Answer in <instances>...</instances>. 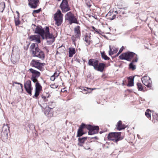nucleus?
I'll return each mask as SVG.
<instances>
[{
	"mask_svg": "<svg viewBox=\"0 0 158 158\" xmlns=\"http://www.w3.org/2000/svg\"><path fill=\"white\" fill-rule=\"evenodd\" d=\"M51 87L53 88H57V86H56L52 84L51 85Z\"/></svg>",
	"mask_w": 158,
	"mask_h": 158,
	"instance_id": "8fccbe9b",
	"label": "nucleus"
},
{
	"mask_svg": "<svg viewBox=\"0 0 158 158\" xmlns=\"http://www.w3.org/2000/svg\"><path fill=\"white\" fill-rule=\"evenodd\" d=\"M138 58L136 57L135 59H133L132 60V62H137L138 61Z\"/></svg>",
	"mask_w": 158,
	"mask_h": 158,
	"instance_id": "09e8293b",
	"label": "nucleus"
},
{
	"mask_svg": "<svg viewBox=\"0 0 158 158\" xmlns=\"http://www.w3.org/2000/svg\"><path fill=\"white\" fill-rule=\"evenodd\" d=\"M29 71L32 73L31 77L38 78L40 76V72L36 70L31 68Z\"/></svg>",
	"mask_w": 158,
	"mask_h": 158,
	"instance_id": "aec40b11",
	"label": "nucleus"
},
{
	"mask_svg": "<svg viewBox=\"0 0 158 158\" xmlns=\"http://www.w3.org/2000/svg\"><path fill=\"white\" fill-rule=\"evenodd\" d=\"M41 97L42 99H43V101H44L45 102H46L48 101V97H46L43 95H42Z\"/></svg>",
	"mask_w": 158,
	"mask_h": 158,
	"instance_id": "4c0bfd02",
	"label": "nucleus"
},
{
	"mask_svg": "<svg viewBox=\"0 0 158 158\" xmlns=\"http://www.w3.org/2000/svg\"><path fill=\"white\" fill-rule=\"evenodd\" d=\"M78 145L80 146H82V145L79 143H78Z\"/></svg>",
	"mask_w": 158,
	"mask_h": 158,
	"instance_id": "4d7b16f0",
	"label": "nucleus"
},
{
	"mask_svg": "<svg viewBox=\"0 0 158 158\" xmlns=\"http://www.w3.org/2000/svg\"><path fill=\"white\" fill-rule=\"evenodd\" d=\"M76 53L75 49L74 48H69V57H72L73 55L74 54Z\"/></svg>",
	"mask_w": 158,
	"mask_h": 158,
	"instance_id": "5701e85b",
	"label": "nucleus"
},
{
	"mask_svg": "<svg viewBox=\"0 0 158 158\" xmlns=\"http://www.w3.org/2000/svg\"><path fill=\"white\" fill-rule=\"evenodd\" d=\"M87 139V137H82V138H78V140L80 143H83Z\"/></svg>",
	"mask_w": 158,
	"mask_h": 158,
	"instance_id": "473e14b6",
	"label": "nucleus"
},
{
	"mask_svg": "<svg viewBox=\"0 0 158 158\" xmlns=\"http://www.w3.org/2000/svg\"><path fill=\"white\" fill-rule=\"evenodd\" d=\"M126 127L125 125L122 124V122L121 121H119L116 125L117 129L119 131L124 129Z\"/></svg>",
	"mask_w": 158,
	"mask_h": 158,
	"instance_id": "4be33fe9",
	"label": "nucleus"
},
{
	"mask_svg": "<svg viewBox=\"0 0 158 158\" xmlns=\"http://www.w3.org/2000/svg\"><path fill=\"white\" fill-rule=\"evenodd\" d=\"M124 48V47L123 46L120 49V50L118 52V54L122 52V51H123Z\"/></svg>",
	"mask_w": 158,
	"mask_h": 158,
	"instance_id": "49530a36",
	"label": "nucleus"
},
{
	"mask_svg": "<svg viewBox=\"0 0 158 158\" xmlns=\"http://www.w3.org/2000/svg\"><path fill=\"white\" fill-rule=\"evenodd\" d=\"M44 37V39H46V40L52 39V38H55L52 34L50 33L49 28L48 27H46L45 28Z\"/></svg>",
	"mask_w": 158,
	"mask_h": 158,
	"instance_id": "dca6fc26",
	"label": "nucleus"
},
{
	"mask_svg": "<svg viewBox=\"0 0 158 158\" xmlns=\"http://www.w3.org/2000/svg\"><path fill=\"white\" fill-rule=\"evenodd\" d=\"M90 36L86 35L85 37V41L87 44L88 45L90 44Z\"/></svg>",
	"mask_w": 158,
	"mask_h": 158,
	"instance_id": "a878e982",
	"label": "nucleus"
},
{
	"mask_svg": "<svg viewBox=\"0 0 158 158\" xmlns=\"http://www.w3.org/2000/svg\"><path fill=\"white\" fill-rule=\"evenodd\" d=\"M24 86L27 92L30 95H31L32 88L31 81L30 80L27 81L24 83Z\"/></svg>",
	"mask_w": 158,
	"mask_h": 158,
	"instance_id": "ddd939ff",
	"label": "nucleus"
},
{
	"mask_svg": "<svg viewBox=\"0 0 158 158\" xmlns=\"http://www.w3.org/2000/svg\"><path fill=\"white\" fill-rule=\"evenodd\" d=\"M120 136L121 132H112L108 135V139L117 143L118 141L122 139Z\"/></svg>",
	"mask_w": 158,
	"mask_h": 158,
	"instance_id": "20e7f679",
	"label": "nucleus"
},
{
	"mask_svg": "<svg viewBox=\"0 0 158 158\" xmlns=\"http://www.w3.org/2000/svg\"><path fill=\"white\" fill-rule=\"evenodd\" d=\"M92 28L97 33L99 34H100V32H101V31L100 30H98L96 28H95L94 26L92 27Z\"/></svg>",
	"mask_w": 158,
	"mask_h": 158,
	"instance_id": "c9c22d12",
	"label": "nucleus"
},
{
	"mask_svg": "<svg viewBox=\"0 0 158 158\" xmlns=\"http://www.w3.org/2000/svg\"><path fill=\"white\" fill-rule=\"evenodd\" d=\"M135 4H138L139 6V2H137V3L135 2Z\"/></svg>",
	"mask_w": 158,
	"mask_h": 158,
	"instance_id": "6e6d98bb",
	"label": "nucleus"
},
{
	"mask_svg": "<svg viewBox=\"0 0 158 158\" xmlns=\"http://www.w3.org/2000/svg\"><path fill=\"white\" fill-rule=\"evenodd\" d=\"M65 19L68 21L70 24L73 23H77V19L71 12H68L65 16Z\"/></svg>",
	"mask_w": 158,
	"mask_h": 158,
	"instance_id": "39448f33",
	"label": "nucleus"
},
{
	"mask_svg": "<svg viewBox=\"0 0 158 158\" xmlns=\"http://www.w3.org/2000/svg\"><path fill=\"white\" fill-rule=\"evenodd\" d=\"M130 68L132 69L133 70L136 69L135 66L133 64L132 62H131L129 64Z\"/></svg>",
	"mask_w": 158,
	"mask_h": 158,
	"instance_id": "e433bc0d",
	"label": "nucleus"
},
{
	"mask_svg": "<svg viewBox=\"0 0 158 158\" xmlns=\"http://www.w3.org/2000/svg\"><path fill=\"white\" fill-rule=\"evenodd\" d=\"M14 83L16 84H18V85H20V86L21 87V88L22 90V91H23V85L22 84L16 82H14Z\"/></svg>",
	"mask_w": 158,
	"mask_h": 158,
	"instance_id": "c03bdc74",
	"label": "nucleus"
},
{
	"mask_svg": "<svg viewBox=\"0 0 158 158\" xmlns=\"http://www.w3.org/2000/svg\"><path fill=\"white\" fill-rule=\"evenodd\" d=\"M84 148L85 149L88 150L90 149V148L88 146L84 147Z\"/></svg>",
	"mask_w": 158,
	"mask_h": 158,
	"instance_id": "3c124183",
	"label": "nucleus"
},
{
	"mask_svg": "<svg viewBox=\"0 0 158 158\" xmlns=\"http://www.w3.org/2000/svg\"><path fill=\"white\" fill-rule=\"evenodd\" d=\"M102 133V131H100V134H101V133Z\"/></svg>",
	"mask_w": 158,
	"mask_h": 158,
	"instance_id": "0e129e2a",
	"label": "nucleus"
},
{
	"mask_svg": "<svg viewBox=\"0 0 158 158\" xmlns=\"http://www.w3.org/2000/svg\"><path fill=\"white\" fill-rule=\"evenodd\" d=\"M135 55V54L133 52H127L122 54L119 56V57L121 60H125L128 61H131Z\"/></svg>",
	"mask_w": 158,
	"mask_h": 158,
	"instance_id": "423d86ee",
	"label": "nucleus"
},
{
	"mask_svg": "<svg viewBox=\"0 0 158 158\" xmlns=\"http://www.w3.org/2000/svg\"><path fill=\"white\" fill-rule=\"evenodd\" d=\"M44 114L48 117H52L53 115L52 109L49 107L46 108L44 111Z\"/></svg>",
	"mask_w": 158,
	"mask_h": 158,
	"instance_id": "412c9836",
	"label": "nucleus"
},
{
	"mask_svg": "<svg viewBox=\"0 0 158 158\" xmlns=\"http://www.w3.org/2000/svg\"><path fill=\"white\" fill-rule=\"evenodd\" d=\"M30 49L33 56L38 57L42 60L44 59L45 56L44 53L38 48L37 43L32 44L30 47Z\"/></svg>",
	"mask_w": 158,
	"mask_h": 158,
	"instance_id": "f257e3e1",
	"label": "nucleus"
},
{
	"mask_svg": "<svg viewBox=\"0 0 158 158\" xmlns=\"http://www.w3.org/2000/svg\"><path fill=\"white\" fill-rule=\"evenodd\" d=\"M143 83L148 87L151 88L152 86V81L150 78L147 76H144L141 78Z\"/></svg>",
	"mask_w": 158,
	"mask_h": 158,
	"instance_id": "f8f14e48",
	"label": "nucleus"
},
{
	"mask_svg": "<svg viewBox=\"0 0 158 158\" xmlns=\"http://www.w3.org/2000/svg\"><path fill=\"white\" fill-rule=\"evenodd\" d=\"M88 64L93 66L94 69L101 72L103 71L106 66L105 64L99 63L98 60L93 59H90L89 60Z\"/></svg>",
	"mask_w": 158,
	"mask_h": 158,
	"instance_id": "f03ea898",
	"label": "nucleus"
},
{
	"mask_svg": "<svg viewBox=\"0 0 158 158\" xmlns=\"http://www.w3.org/2000/svg\"><path fill=\"white\" fill-rule=\"evenodd\" d=\"M87 129L89 130L88 134L92 135L98 133L99 130V127L98 126H93L91 125H88Z\"/></svg>",
	"mask_w": 158,
	"mask_h": 158,
	"instance_id": "1a4fd4ad",
	"label": "nucleus"
},
{
	"mask_svg": "<svg viewBox=\"0 0 158 158\" xmlns=\"http://www.w3.org/2000/svg\"><path fill=\"white\" fill-rule=\"evenodd\" d=\"M156 21L158 22V20H157V19H156Z\"/></svg>",
	"mask_w": 158,
	"mask_h": 158,
	"instance_id": "052dcab7",
	"label": "nucleus"
},
{
	"mask_svg": "<svg viewBox=\"0 0 158 158\" xmlns=\"http://www.w3.org/2000/svg\"><path fill=\"white\" fill-rule=\"evenodd\" d=\"M137 86L139 90L142 91L143 89V87L141 83H137Z\"/></svg>",
	"mask_w": 158,
	"mask_h": 158,
	"instance_id": "72a5a7b5",
	"label": "nucleus"
},
{
	"mask_svg": "<svg viewBox=\"0 0 158 158\" xmlns=\"http://www.w3.org/2000/svg\"><path fill=\"white\" fill-rule=\"evenodd\" d=\"M39 0H28V5L32 8H36L38 5Z\"/></svg>",
	"mask_w": 158,
	"mask_h": 158,
	"instance_id": "f3484780",
	"label": "nucleus"
},
{
	"mask_svg": "<svg viewBox=\"0 0 158 158\" xmlns=\"http://www.w3.org/2000/svg\"><path fill=\"white\" fill-rule=\"evenodd\" d=\"M11 60L14 64H15L18 60V58H16V57L14 55H11Z\"/></svg>",
	"mask_w": 158,
	"mask_h": 158,
	"instance_id": "bb28decb",
	"label": "nucleus"
},
{
	"mask_svg": "<svg viewBox=\"0 0 158 158\" xmlns=\"http://www.w3.org/2000/svg\"><path fill=\"white\" fill-rule=\"evenodd\" d=\"M44 50L47 53H48L49 52V50L48 48L47 47H44Z\"/></svg>",
	"mask_w": 158,
	"mask_h": 158,
	"instance_id": "a18cd8bd",
	"label": "nucleus"
},
{
	"mask_svg": "<svg viewBox=\"0 0 158 158\" xmlns=\"http://www.w3.org/2000/svg\"><path fill=\"white\" fill-rule=\"evenodd\" d=\"M42 89V86L38 82H37L35 84V92L34 95L33 96V98L35 97L37 98L39 95L40 92L41 90Z\"/></svg>",
	"mask_w": 158,
	"mask_h": 158,
	"instance_id": "2eb2a0df",
	"label": "nucleus"
},
{
	"mask_svg": "<svg viewBox=\"0 0 158 158\" xmlns=\"http://www.w3.org/2000/svg\"><path fill=\"white\" fill-rule=\"evenodd\" d=\"M60 73L59 71H57L54 73L53 75L55 77H57L59 75Z\"/></svg>",
	"mask_w": 158,
	"mask_h": 158,
	"instance_id": "79ce46f5",
	"label": "nucleus"
},
{
	"mask_svg": "<svg viewBox=\"0 0 158 158\" xmlns=\"http://www.w3.org/2000/svg\"><path fill=\"white\" fill-rule=\"evenodd\" d=\"M5 6L4 2H2L0 3V11L2 12L5 8Z\"/></svg>",
	"mask_w": 158,
	"mask_h": 158,
	"instance_id": "c85d7f7f",
	"label": "nucleus"
},
{
	"mask_svg": "<svg viewBox=\"0 0 158 158\" xmlns=\"http://www.w3.org/2000/svg\"><path fill=\"white\" fill-rule=\"evenodd\" d=\"M37 78L31 77V79L34 83L36 82V83L37 82H38Z\"/></svg>",
	"mask_w": 158,
	"mask_h": 158,
	"instance_id": "a19ab883",
	"label": "nucleus"
},
{
	"mask_svg": "<svg viewBox=\"0 0 158 158\" xmlns=\"http://www.w3.org/2000/svg\"><path fill=\"white\" fill-rule=\"evenodd\" d=\"M54 18L56 21V24L58 26H60L62 22L63 15L59 10L55 14Z\"/></svg>",
	"mask_w": 158,
	"mask_h": 158,
	"instance_id": "0eeeda50",
	"label": "nucleus"
},
{
	"mask_svg": "<svg viewBox=\"0 0 158 158\" xmlns=\"http://www.w3.org/2000/svg\"><path fill=\"white\" fill-rule=\"evenodd\" d=\"M115 17V15H114L113 16L112 18L111 19V20H113L114 19Z\"/></svg>",
	"mask_w": 158,
	"mask_h": 158,
	"instance_id": "864d4df0",
	"label": "nucleus"
},
{
	"mask_svg": "<svg viewBox=\"0 0 158 158\" xmlns=\"http://www.w3.org/2000/svg\"><path fill=\"white\" fill-rule=\"evenodd\" d=\"M60 7L63 12H66L70 10V8L68 5L67 0H63Z\"/></svg>",
	"mask_w": 158,
	"mask_h": 158,
	"instance_id": "9d476101",
	"label": "nucleus"
},
{
	"mask_svg": "<svg viewBox=\"0 0 158 158\" xmlns=\"http://www.w3.org/2000/svg\"><path fill=\"white\" fill-rule=\"evenodd\" d=\"M102 58L105 60H109L110 58L106 55L105 52H101V53Z\"/></svg>",
	"mask_w": 158,
	"mask_h": 158,
	"instance_id": "cd10ccee",
	"label": "nucleus"
},
{
	"mask_svg": "<svg viewBox=\"0 0 158 158\" xmlns=\"http://www.w3.org/2000/svg\"><path fill=\"white\" fill-rule=\"evenodd\" d=\"M35 25L34 24H32V28H33V27H35Z\"/></svg>",
	"mask_w": 158,
	"mask_h": 158,
	"instance_id": "5fc2aeb1",
	"label": "nucleus"
},
{
	"mask_svg": "<svg viewBox=\"0 0 158 158\" xmlns=\"http://www.w3.org/2000/svg\"><path fill=\"white\" fill-rule=\"evenodd\" d=\"M44 31L42 29V27L41 26H38L36 27L35 33L38 34L40 36H41L42 39H44Z\"/></svg>",
	"mask_w": 158,
	"mask_h": 158,
	"instance_id": "4468645a",
	"label": "nucleus"
},
{
	"mask_svg": "<svg viewBox=\"0 0 158 158\" xmlns=\"http://www.w3.org/2000/svg\"><path fill=\"white\" fill-rule=\"evenodd\" d=\"M152 116L154 120L158 121V114L153 115Z\"/></svg>",
	"mask_w": 158,
	"mask_h": 158,
	"instance_id": "ea45409f",
	"label": "nucleus"
},
{
	"mask_svg": "<svg viewBox=\"0 0 158 158\" xmlns=\"http://www.w3.org/2000/svg\"><path fill=\"white\" fill-rule=\"evenodd\" d=\"M151 111L148 109L145 112V115L148 118H151Z\"/></svg>",
	"mask_w": 158,
	"mask_h": 158,
	"instance_id": "7c9ffc66",
	"label": "nucleus"
},
{
	"mask_svg": "<svg viewBox=\"0 0 158 158\" xmlns=\"http://www.w3.org/2000/svg\"><path fill=\"white\" fill-rule=\"evenodd\" d=\"M14 84H15V83H14V82H13V84H12V85L13 86H14Z\"/></svg>",
	"mask_w": 158,
	"mask_h": 158,
	"instance_id": "bf43d9fd",
	"label": "nucleus"
},
{
	"mask_svg": "<svg viewBox=\"0 0 158 158\" xmlns=\"http://www.w3.org/2000/svg\"><path fill=\"white\" fill-rule=\"evenodd\" d=\"M56 78V77H55V76H54L53 75H52L51 78H50V80H51V81H54L55 80V79Z\"/></svg>",
	"mask_w": 158,
	"mask_h": 158,
	"instance_id": "de8ad7c7",
	"label": "nucleus"
},
{
	"mask_svg": "<svg viewBox=\"0 0 158 158\" xmlns=\"http://www.w3.org/2000/svg\"><path fill=\"white\" fill-rule=\"evenodd\" d=\"M55 40V38H52V39H50L49 40H47V43L49 44H52Z\"/></svg>",
	"mask_w": 158,
	"mask_h": 158,
	"instance_id": "58836bf2",
	"label": "nucleus"
},
{
	"mask_svg": "<svg viewBox=\"0 0 158 158\" xmlns=\"http://www.w3.org/2000/svg\"><path fill=\"white\" fill-rule=\"evenodd\" d=\"M80 29V27L79 26H77L74 28V35L72 36L71 39L73 43L75 45V42L80 40V36L81 35Z\"/></svg>",
	"mask_w": 158,
	"mask_h": 158,
	"instance_id": "7ed1b4c3",
	"label": "nucleus"
},
{
	"mask_svg": "<svg viewBox=\"0 0 158 158\" xmlns=\"http://www.w3.org/2000/svg\"><path fill=\"white\" fill-rule=\"evenodd\" d=\"M134 78L133 77L132 78H130V77L128 78V79H130V80L129 81V82L127 85L128 86H132L134 85Z\"/></svg>",
	"mask_w": 158,
	"mask_h": 158,
	"instance_id": "393cba45",
	"label": "nucleus"
},
{
	"mask_svg": "<svg viewBox=\"0 0 158 158\" xmlns=\"http://www.w3.org/2000/svg\"><path fill=\"white\" fill-rule=\"evenodd\" d=\"M15 18V25L16 26H17L19 25L20 23V22L19 20V17H17L16 18Z\"/></svg>",
	"mask_w": 158,
	"mask_h": 158,
	"instance_id": "c756f323",
	"label": "nucleus"
},
{
	"mask_svg": "<svg viewBox=\"0 0 158 158\" xmlns=\"http://www.w3.org/2000/svg\"><path fill=\"white\" fill-rule=\"evenodd\" d=\"M10 126L9 124H3L2 131L1 132V138L2 139H7L8 133L10 132Z\"/></svg>",
	"mask_w": 158,
	"mask_h": 158,
	"instance_id": "6e6552de",
	"label": "nucleus"
},
{
	"mask_svg": "<svg viewBox=\"0 0 158 158\" xmlns=\"http://www.w3.org/2000/svg\"><path fill=\"white\" fill-rule=\"evenodd\" d=\"M87 5H88V6H91V5H90V4H87Z\"/></svg>",
	"mask_w": 158,
	"mask_h": 158,
	"instance_id": "13d9d810",
	"label": "nucleus"
},
{
	"mask_svg": "<svg viewBox=\"0 0 158 158\" xmlns=\"http://www.w3.org/2000/svg\"><path fill=\"white\" fill-rule=\"evenodd\" d=\"M109 55L110 56L113 55L114 53H116L118 51V49L115 48H114L113 50L112 51V48H111V46L110 45L109 46Z\"/></svg>",
	"mask_w": 158,
	"mask_h": 158,
	"instance_id": "b1692460",
	"label": "nucleus"
},
{
	"mask_svg": "<svg viewBox=\"0 0 158 158\" xmlns=\"http://www.w3.org/2000/svg\"><path fill=\"white\" fill-rule=\"evenodd\" d=\"M88 125H86L85 124L82 123L81 126L79 128L77 131V136L80 137L81 136L84 134L83 132V129L85 128H87V127Z\"/></svg>",
	"mask_w": 158,
	"mask_h": 158,
	"instance_id": "6ab92c4d",
	"label": "nucleus"
},
{
	"mask_svg": "<svg viewBox=\"0 0 158 158\" xmlns=\"http://www.w3.org/2000/svg\"><path fill=\"white\" fill-rule=\"evenodd\" d=\"M95 89V88H93V89H91V88H87L86 87H84L83 88V89H82V90H83L85 91H87V92H86L85 93L86 94H87V93L90 92V91L89 90V89L93 90Z\"/></svg>",
	"mask_w": 158,
	"mask_h": 158,
	"instance_id": "f704fd0d",
	"label": "nucleus"
},
{
	"mask_svg": "<svg viewBox=\"0 0 158 158\" xmlns=\"http://www.w3.org/2000/svg\"><path fill=\"white\" fill-rule=\"evenodd\" d=\"M31 64L32 66H33L39 70H42L43 67L45 65L44 63H42L39 62L38 60H32L31 62Z\"/></svg>",
	"mask_w": 158,
	"mask_h": 158,
	"instance_id": "9b49d317",
	"label": "nucleus"
},
{
	"mask_svg": "<svg viewBox=\"0 0 158 158\" xmlns=\"http://www.w3.org/2000/svg\"><path fill=\"white\" fill-rule=\"evenodd\" d=\"M29 39L31 41H34L37 44L40 43V36L39 35H33L29 37Z\"/></svg>",
	"mask_w": 158,
	"mask_h": 158,
	"instance_id": "a211bd4d",
	"label": "nucleus"
},
{
	"mask_svg": "<svg viewBox=\"0 0 158 158\" xmlns=\"http://www.w3.org/2000/svg\"><path fill=\"white\" fill-rule=\"evenodd\" d=\"M16 12L17 14V17H18V16H19V12L18 11H16Z\"/></svg>",
	"mask_w": 158,
	"mask_h": 158,
	"instance_id": "603ef678",
	"label": "nucleus"
},
{
	"mask_svg": "<svg viewBox=\"0 0 158 158\" xmlns=\"http://www.w3.org/2000/svg\"><path fill=\"white\" fill-rule=\"evenodd\" d=\"M41 10V9L40 8V9H39L37 10H34L33 11V14L34 13H39V12H40V11Z\"/></svg>",
	"mask_w": 158,
	"mask_h": 158,
	"instance_id": "37998d69",
	"label": "nucleus"
},
{
	"mask_svg": "<svg viewBox=\"0 0 158 158\" xmlns=\"http://www.w3.org/2000/svg\"><path fill=\"white\" fill-rule=\"evenodd\" d=\"M58 51H58V50L57 49L56 53H58Z\"/></svg>",
	"mask_w": 158,
	"mask_h": 158,
	"instance_id": "e2e57ef3",
	"label": "nucleus"
},
{
	"mask_svg": "<svg viewBox=\"0 0 158 158\" xmlns=\"http://www.w3.org/2000/svg\"><path fill=\"white\" fill-rule=\"evenodd\" d=\"M65 48L64 46H61L59 47L58 48V50L61 52H63L65 51Z\"/></svg>",
	"mask_w": 158,
	"mask_h": 158,
	"instance_id": "2f4dec72",
	"label": "nucleus"
},
{
	"mask_svg": "<svg viewBox=\"0 0 158 158\" xmlns=\"http://www.w3.org/2000/svg\"><path fill=\"white\" fill-rule=\"evenodd\" d=\"M119 54H118V53L117 54L116 56H117Z\"/></svg>",
	"mask_w": 158,
	"mask_h": 158,
	"instance_id": "680f3d73",
	"label": "nucleus"
}]
</instances>
